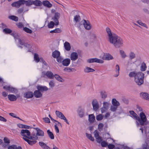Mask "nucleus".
I'll use <instances>...</instances> for the list:
<instances>
[{
	"mask_svg": "<svg viewBox=\"0 0 149 149\" xmlns=\"http://www.w3.org/2000/svg\"><path fill=\"white\" fill-rule=\"evenodd\" d=\"M106 31L108 37V41L113 45L116 48H118L123 46V41L122 39L117 35L111 32L110 29L108 27L106 28Z\"/></svg>",
	"mask_w": 149,
	"mask_h": 149,
	"instance_id": "f257e3e1",
	"label": "nucleus"
},
{
	"mask_svg": "<svg viewBox=\"0 0 149 149\" xmlns=\"http://www.w3.org/2000/svg\"><path fill=\"white\" fill-rule=\"evenodd\" d=\"M129 76L130 77H134V81L137 85L140 86L143 84L144 74L143 72L133 71L130 73Z\"/></svg>",
	"mask_w": 149,
	"mask_h": 149,
	"instance_id": "f03ea898",
	"label": "nucleus"
},
{
	"mask_svg": "<svg viewBox=\"0 0 149 149\" xmlns=\"http://www.w3.org/2000/svg\"><path fill=\"white\" fill-rule=\"evenodd\" d=\"M21 135L23 136V138L30 145H32L35 144L37 141L33 140V139L31 138L32 136V133L27 129H22L20 132Z\"/></svg>",
	"mask_w": 149,
	"mask_h": 149,
	"instance_id": "7ed1b4c3",
	"label": "nucleus"
},
{
	"mask_svg": "<svg viewBox=\"0 0 149 149\" xmlns=\"http://www.w3.org/2000/svg\"><path fill=\"white\" fill-rule=\"evenodd\" d=\"M139 116L140 118L138 116V118L137 119V120L139 123L137 121L136 122L137 125L139 126V125H140L141 126H143L145 125H146L147 124L146 123L147 118L144 113L143 112H141L140 113Z\"/></svg>",
	"mask_w": 149,
	"mask_h": 149,
	"instance_id": "20e7f679",
	"label": "nucleus"
},
{
	"mask_svg": "<svg viewBox=\"0 0 149 149\" xmlns=\"http://www.w3.org/2000/svg\"><path fill=\"white\" fill-rule=\"evenodd\" d=\"M34 129L36 130L37 132L36 134L34 132H32V136L31 137L33 140L36 141L38 139V136L43 137L44 136V132L38 128H35Z\"/></svg>",
	"mask_w": 149,
	"mask_h": 149,
	"instance_id": "39448f33",
	"label": "nucleus"
},
{
	"mask_svg": "<svg viewBox=\"0 0 149 149\" xmlns=\"http://www.w3.org/2000/svg\"><path fill=\"white\" fill-rule=\"evenodd\" d=\"M55 113L57 117L61 119L64 120L67 124H69V123L68 122V120L61 112L58 111H55Z\"/></svg>",
	"mask_w": 149,
	"mask_h": 149,
	"instance_id": "423d86ee",
	"label": "nucleus"
},
{
	"mask_svg": "<svg viewBox=\"0 0 149 149\" xmlns=\"http://www.w3.org/2000/svg\"><path fill=\"white\" fill-rule=\"evenodd\" d=\"M42 77H45L46 76L48 78L50 79H53L54 77V75L53 73L50 71H48L46 72H43Z\"/></svg>",
	"mask_w": 149,
	"mask_h": 149,
	"instance_id": "0eeeda50",
	"label": "nucleus"
},
{
	"mask_svg": "<svg viewBox=\"0 0 149 149\" xmlns=\"http://www.w3.org/2000/svg\"><path fill=\"white\" fill-rule=\"evenodd\" d=\"M110 106V103L108 102H104L103 103V107L101 109L102 113L107 111Z\"/></svg>",
	"mask_w": 149,
	"mask_h": 149,
	"instance_id": "6e6552de",
	"label": "nucleus"
},
{
	"mask_svg": "<svg viewBox=\"0 0 149 149\" xmlns=\"http://www.w3.org/2000/svg\"><path fill=\"white\" fill-rule=\"evenodd\" d=\"M92 104L93 107V110L97 111L99 108V103L96 99L93 100L92 102Z\"/></svg>",
	"mask_w": 149,
	"mask_h": 149,
	"instance_id": "1a4fd4ad",
	"label": "nucleus"
},
{
	"mask_svg": "<svg viewBox=\"0 0 149 149\" xmlns=\"http://www.w3.org/2000/svg\"><path fill=\"white\" fill-rule=\"evenodd\" d=\"M87 61L88 62L90 63L95 62L100 63H104L103 61L100 59H98L97 58L88 59L87 60Z\"/></svg>",
	"mask_w": 149,
	"mask_h": 149,
	"instance_id": "9d476101",
	"label": "nucleus"
},
{
	"mask_svg": "<svg viewBox=\"0 0 149 149\" xmlns=\"http://www.w3.org/2000/svg\"><path fill=\"white\" fill-rule=\"evenodd\" d=\"M60 16V14L56 12L55 13L54 16L52 19L54 20L55 25H58L59 22L58 19L59 18Z\"/></svg>",
	"mask_w": 149,
	"mask_h": 149,
	"instance_id": "9b49d317",
	"label": "nucleus"
},
{
	"mask_svg": "<svg viewBox=\"0 0 149 149\" xmlns=\"http://www.w3.org/2000/svg\"><path fill=\"white\" fill-rule=\"evenodd\" d=\"M23 5L22 0H19L18 1L15 2L11 4V6L17 8H19L21 6Z\"/></svg>",
	"mask_w": 149,
	"mask_h": 149,
	"instance_id": "f8f14e48",
	"label": "nucleus"
},
{
	"mask_svg": "<svg viewBox=\"0 0 149 149\" xmlns=\"http://www.w3.org/2000/svg\"><path fill=\"white\" fill-rule=\"evenodd\" d=\"M140 97L142 99L149 101V94L146 92H141L140 93Z\"/></svg>",
	"mask_w": 149,
	"mask_h": 149,
	"instance_id": "ddd939ff",
	"label": "nucleus"
},
{
	"mask_svg": "<svg viewBox=\"0 0 149 149\" xmlns=\"http://www.w3.org/2000/svg\"><path fill=\"white\" fill-rule=\"evenodd\" d=\"M78 54L75 52H72L70 55V59L72 61H76L78 58Z\"/></svg>",
	"mask_w": 149,
	"mask_h": 149,
	"instance_id": "4468645a",
	"label": "nucleus"
},
{
	"mask_svg": "<svg viewBox=\"0 0 149 149\" xmlns=\"http://www.w3.org/2000/svg\"><path fill=\"white\" fill-rule=\"evenodd\" d=\"M103 60H109L113 59L112 56L109 54H104L102 57Z\"/></svg>",
	"mask_w": 149,
	"mask_h": 149,
	"instance_id": "2eb2a0df",
	"label": "nucleus"
},
{
	"mask_svg": "<svg viewBox=\"0 0 149 149\" xmlns=\"http://www.w3.org/2000/svg\"><path fill=\"white\" fill-rule=\"evenodd\" d=\"M33 96V93L31 92H27L24 94V97L26 99L32 98Z\"/></svg>",
	"mask_w": 149,
	"mask_h": 149,
	"instance_id": "dca6fc26",
	"label": "nucleus"
},
{
	"mask_svg": "<svg viewBox=\"0 0 149 149\" xmlns=\"http://www.w3.org/2000/svg\"><path fill=\"white\" fill-rule=\"evenodd\" d=\"M84 22L83 23L85 29L87 30H89L91 29V26L88 20H84Z\"/></svg>",
	"mask_w": 149,
	"mask_h": 149,
	"instance_id": "f3484780",
	"label": "nucleus"
},
{
	"mask_svg": "<svg viewBox=\"0 0 149 149\" xmlns=\"http://www.w3.org/2000/svg\"><path fill=\"white\" fill-rule=\"evenodd\" d=\"M29 10V9L28 8L23 7L22 8L18 9L17 10V13L19 14H21L22 13H24L25 12H27Z\"/></svg>",
	"mask_w": 149,
	"mask_h": 149,
	"instance_id": "a211bd4d",
	"label": "nucleus"
},
{
	"mask_svg": "<svg viewBox=\"0 0 149 149\" xmlns=\"http://www.w3.org/2000/svg\"><path fill=\"white\" fill-rule=\"evenodd\" d=\"M39 144L43 149H51L49 146L42 141L39 142Z\"/></svg>",
	"mask_w": 149,
	"mask_h": 149,
	"instance_id": "6ab92c4d",
	"label": "nucleus"
},
{
	"mask_svg": "<svg viewBox=\"0 0 149 149\" xmlns=\"http://www.w3.org/2000/svg\"><path fill=\"white\" fill-rule=\"evenodd\" d=\"M70 59L69 58H65L64 60L62 62L63 65L64 66H68L70 63Z\"/></svg>",
	"mask_w": 149,
	"mask_h": 149,
	"instance_id": "aec40b11",
	"label": "nucleus"
},
{
	"mask_svg": "<svg viewBox=\"0 0 149 149\" xmlns=\"http://www.w3.org/2000/svg\"><path fill=\"white\" fill-rule=\"evenodd\" d=\"M37 88L38 90L41 92L47 91L48 90V88L45 86H37Z\"/></svg>",
	"mask_w": 149,
	"mask_h": 149,
	"instance_id": "412c9836",
	"label": "nucleus"
},
{
	"mask_svg": "<svg viewBox=\"0 0 149 149\" xmlns=\"http://www.w3.org/2000/svg\"><path fill=\"white\" fill-rule=\"evenodd\" d=\"M23 5L25 4L27 6H30L33 4V0H28L27 1L22 0Z\"/></svg>",
	"mask_w": 149,
	"mask_h": 149,
	"instance_id": "4be33fe9",
	"label": "nucleus"
},
{
	"mask_svg": "<svg viewBox=\"0 0 149 149\" xmlns=\"http://www.w3.org/2000/svg\"><path fill=\"white\" fill-rule=\"evenodd\" d=\"M42 4L48 8H50L52 6V4L48 1L46 0L43 1Z\"/></svg>",
	"mask_w": 149,
	"mask_h": 149,
	"instance_id": "5701e85b",
	"label": "nucleus"
},
{
	"mask_svg": "<svg viewBox=\"0 0 149 149\" xmlns=\"http://www.w3.org/2000/svg\"><path fill=\"white\" fill-rule=\"evenodd\" d=\"M64 46L65 50L67 51H69L71 49V46L69 43L65 42L64 44Z\"/></svg>",
	"mask_w": 149,
	"mask_h": 149,
	"instance_id": "b1692460",
	"label": "nucleus"
},
{
	"mask_svg": "<svg viewBox=\"0 0 149 149\" xmlns=\"http://www.w3.org/2000/svg\"><path fill=\"white\" fill-rule=\"evenodd\" d=\"M8 99L11 101H14L16 100L17 97L14 95L9 94L8 95Z\"/></svg>",
	"mask_w": 149,
	"mask_h": 149,
	"instance_id": "393cba45",
	"label": "nucleus"
},
{
	"mask_svg": "<svg viewBox=\"0 0 149 149\" xmlns=\"http://www.w3.org/2000/svg\"><path fill=\"white\" fill-rule=\"evenodd\" d=\"M33 5H34L35 6H41L42 4V2L40 0H35L33 1Z\"/></svg>",
	"mask_w": 149,
	"mask_h": 149,
	"instance_id": "a878e982",
	"label": "nucleus"
},
{
	"mask_svg": "<svg viewBox=\"0 0 149 149\" xmlns=\"http://www.w3.org/2000/svg\"><path fill=\"white\" fill-rule=\"evenodd\" d=\"M60 52L58 50H55L52 52V56L55 58H56L60 56Z\"/></svg>",
	"mask_w": 149,
	"mask_h": 149,
	"instance_id": "bb28decb",
	"label": "nucleus"
},
{
	"mask_svg": "<svg viewBox=\"0 0 149 149\" xmlns=\"http://www.w3.org/2000/svg\"><path fill=\"white\" fill-rule=\"evenodd\" d=\"M35 96L36 98L41 97L42 96V94L39 90L36 91L34 92Z\"/></svg>",
	"mask_w": 149,
	"mask_h": 149,
	"instance_id": "cd10ccee",
	"label": "nucleus"
},
{
	"mask_svg": "<svg viewBox=\"0 0 149 149\" xmlns=\"http://www.w3.org/2000/svg\"><path fill=\"white\" fill-rule=\"evenodd\" d=\"M8 149H22V148L20 146H17L15 145H12L9 146L8 148Z\"/></svg>",
	"mask_w": 149,
	"mask_h": 149,
	"instance_id": "c85d7f7f",
	"label": "nucleus"
},
{
	"mask_svg": "<svg viewBox=\"0 0 149 149\" xmlns=\"http://www.w3.org/2000/svg\"><path fill=\"white\" fill-rule=\"evenodd\" d=\"M129 113L132 115L131 116L134 118L136 120H137L138 118L137 114L133 111H130Z\"/></svg>",
	"mask_w": 149,
	"mask_h": 149,
	"instance_id": "c756f323",
	"label": "nucleus"
},
{
	"mask_svg": "<svg viewBox=\"0 0 149 149\" xmlns=\"http://www.w3.org/2000/svg\"><path fill=\"white\" fill-rule=\"evenodd\" d=\"M79 116L80 118L83 117L84 116V109H80L78 111Z\"/></svg>",
	"mask_w": 149,
	"mask_h": 149,
	"instance_id": "7c9ffc66",
	"label": "nucleus"
},
{
	"mask_svg": "<svg viewBox=\"0 0 149 149\" xmlns=\"http://www.w3.org/2000/svg\"><path fill=\"white\" fill-rule=\"evenodd\" d=\"M95 120V117L93 114L89 115L88 120L91 123H93Z\"/></svg>",
	"mask_w": 149,
	"mask_h": 149,
	"instance_id": "2f4dec72",
	"label": "nucleus"
},
{
	"mask_svg": "<svg viewBox=\"0 0 149 149\" xmlns=\"http://www.w3.org/2000/svg\"><path fill=\"white\" fill-rule=\"evenodd\" d=\"M95 70L91 68L86 67L84 69V71L85 73H89L91 72H93Z\"/></svg>",
	"mask_w": 149,
	"mask_h": 149,
	"instance_id": "473e14b6",
	"label": "nucleus"
},
{
	"mask_svg": "<svg viewBox=\"0 0 149 149\" xmlns=\"http://www.w3.org/2000/svg\"><path fill=\"white\" fill-rule=\"evenodd\" d=\"M112 103L113 105L115 106L116 107H118L120 105L119 102L117 101L115 99H113L112 101Z\"/></svg>",
	"mask_w": 149,
	"mask_h": 149,
	"instance_id": "72a5a7b5",
	"label": "nucleus"
},
{
	"mask_svg": "<svg viewBox=\"0 0 149 149\" xmlns=\"http://www.w3.org/2000/svg\"><path fill=\"white\" fill-rule=\"evenodd\" d=\"M54 77L55 79L58 81L63 82L64 81V80L62 79L60 76L57 74H55Z\"/></svg>",
	"mask_w": 149,
	"mask_h": 149,
	"instance_id": "f704fd0d",
	"label": "nucleus"
},
{
	"mask_svg": "<svg viewBox=\"0 0 149 149\" xmlns=\"http://www.w3.org/2000/svg\"><path fill=\"white\" fill-rule=\"evenodd\" d=\"M115 71L116 72V74L114 75V77H118L119 74V70H120V68L118 65H116L115 67Z\"/></svg>",
	"mask_w": 149,
	"mask_h": 149,
	"instance_id": "c9c22d12",
	"label": "nucleus"
},
{
	"mask_svg": "<svg viewBox=\"0 0 149 149\" xmlns=\"http://www.w3.org/2000/svg\"><path fill=\"white\" fill-rule=\"evenodd\" d=\"M81 18L79 15H77L74 16L73 20L76 23L79 22L81 20Z\"/></svg>",
	"mask_w": 149,
	"mask_h": 149,
	"instance_id": "e433bc0d",
	"label": "nucleus"
},
{
	"mask_svg": "<svg viewBox=\"0 0 149 149\" xmlns=\"http://www.w3.org/2000/svg\"><path fill=\"white\" fill-rule=\"evenodd\" d=\"M18 41L19 44L22 45H24V46L26 47H31V45L29 44H25L24 42L20 39H18Z\"/></svg>",
	"mask_w": 149,
	"mask_h": 149,
	"instance_id": "4c0bfd02",
	"label": "nucleus"
},
{
	"mask_svg": "<svg viewBox=\"0 0 149 149\" xmlns=\"http://www.w3.org/2000/svg\"><path fill=\"white\" fill-rule=\"evenodd\" d=\"M47 133L48 136L51 139H54V137L53 134L49 130H48L47 131Z\"/></svg>",
	"mask_w": 149,
	"mask_h": 149,
	"instance_id": "58836bf2",
	"label": "nucleus"
},
{
	"mask_svg": "<svg viewBox=\"0 0 149 149\" xmlns=\"http://www.w3.org/2000/svg\"><path fill=\"white\" fill-rule=\"evenodd\" d=\"M18 127L21 128H25L26 129H29L30 128V126L24 125L22 124H18L17 125Z\"/></svg>",
	"mask_w": 149,
	"mask_h": 149,
	"instance_id": "ea45409f",
	"label": "nucleus"
},
{
	"mask_svg": "<svg viewBox=\"0 0 149 149\" xmlns=\"http://www.w3.org/2000/svg\"><path fill=\"white\" fill-rule=\"evenodd\" d=\"M100 95L102 99H105L107 97V94L105 91H102L100 93Z\"/></svg>",
	"mask_w": 149,
	"mask_h": 149,
	"instance_id": "a19ab883",
	"label": "nucleus"
},
{
	"mask_svg": "<svg viewBox=\"0 0 149 149\" xmlns=\"http://www.w3.org/2000/svg\"><path fill=\"white\" fill-rule=\"evenodd\" d=\"M23 30L25 32L27 33L30 34L31 33H32V31L31 29H29V28L26 27H24L23 28Z\"/></svg>",
	"mask_w": 149,
	"mask_h": 149,
	"instance_id": "79ce46f5",
	"label": "nucleus"
},
{
	"mask_svg": "<svg viewBox=\"0 0 149 149\" xmlns=\"http://www.w3.org/2000/svg\"><path fill=\"white\" fill-rule=\"evenodd\" d=\"M86 137L90 140L92 141H94V138L92 136L91 134H89L87 133H86Z\"/></svg>",
	"mask_w": 149,
	"mask_h": 149,
	"instance_id": "37998d69",
	"label": "nucleus"
},
{
	"mask_svg": "<svg viewBox=\"0 0 149 149\" xmlns=\"http://www.w3.org/2000/svg\"><path fill=\"white\" fill-rule=\"evenodd\" d=\"M62 31L61 29L59 28H57L56 29L52 30L50 31V33H59L61 32Z\"/></svg>",
	"mask_w": 149,
	"mask_h": 149,
	"instance_id": "c03bdc74",
	"label": "nucleus"
},
{
	"mask_svg": "<svg viewBox=\"0 0 149 149\" xmlns=\"http://www.w3.org/2000/svg\"><path fill=\"white\" fill-rule=\"evenodd\" d=\"M146 64L144 63H142L141 67V70L142 71H145L146 70Z\"/></svg>",
	"mask_w": 149,
	"mask_h": 149,
	"instance_id": "a18cd8bd",
	"label": "nucleus"
},
{
	"mask_svg": "<svg viewBox=\"0 0 149 149\" xmlns=\"http://www.w3.org/2000/svg\"><path fill=\"white\" fill-rule=\"evenodd\" d=\"M34 59L37 63H38L40 59L38 55L37 54L35 53L34 54Z\"/></svg>",
	"mask_w": 149,
	"mask_h": 149,
	"instance_id": "49530a36",
	"label": "nucleus"
},
{
	"mask_svg": "<svg viewBox=\"0 0 149 149\" xmlns=\"http://www.w3.org/2000/svg\"><path fill=\"white\" fill-rule=\"evenodd\" d=\"M103 116L101 114L98 115L96 117V120L98 121L102 120L103 118Z\"/></svg>",
	"mask_w": 149,
	"mask_h": 149,
	"instance_id": "de8ad7c7",
	"label": "nucleus"
},
{
	"mask_svg": "<svg viewBox=\"0 0 149 149\" xmlns=\"http://www.w3.org/2000/svg\"><path fill=\"white\" fill-rule=\"evenodd\" d=\"M136 22L140 25L144 26L147 28H148L146 24H145L143 23L140 20H138L136 21Z\"/></svg>",
	"mask_w": 149,
	"mask_h": 149,
	"instance_id": "09e8293b",
	"label": "nucleus"
},
{
	"mask_svg": "<svg viewBox=\"0 0 149 149\" xmlns=\"http://www.w3.org/2000/svg\"><path fill=\"white\" fill-rule=\"evenodd\" d=\"M9 18L11 19L14 20L15 21H17L18 20V17L12 15L10 16Z\"/></svg>",
	"mask_w": 149,
	"mask_h": 149,
	"instance_id": "8fccbe9b",
	"label": "nucleus"
},
{
	"mask_svg": "<svg viewBox=\"0 0 149 149\" xmlns=\"http://www.w3.org/2000/svg\"><path fill=\"white\" fill-rule=\"evenodd\" d=\"M3 32L6 34H9L12 33V31L8 28H5L3 30Z\"/></svg>",
	"mask_w": 149,
	"mask_h": 149,
	"instance_id": "3c124183",
	"label": "nucleus"
},
{
	"mask_svg": "<svg viewBox=\"0 0 149 149\" xmlns=\"http://www.w3.org/2000/svg\"><path fill=\"white\" fill-rule=\"evenodd\" d=\"M55 25V23H54V22L51 21L48 24V27L49 28H52L54 27V25Z\"/></svg>",
	"mask_w": 149,
	"mask_h": 149,
	"instance_id": "603ef678",
	"label": "nucleus"
},
{
	"mask_svg": "<svg viewBox=\"0 0 149 149\" xmlns=\"http://www.w3.org/2000/svg\"><path fill=\"white\" fill-rule=\"evenodd\" d=\"M120 53L121 57L123 58H125L127 56L123 51L120 50Z\"/></svg>",
	"mask_w": 149,
	"mask_h": 149,
	"instance_id": "864d4df0",
	"label": "nucleus"
},
{
	"mask_svg": "<svg viewBox=\"0 0 149 149\" xmlns=\"http://www.w3.org/2000/svg\"><path fill=\"white\" fill-rule=\"evenodd\" d=\"M129 56L130 58L131 59H132L135 58V55L134 52H131L129 54Z\"/></svg>",
	"mask_w": 149,
	"mask_h": 149,
	"instance_id": "5fc2aeb1",
	"label": "nucleus"
},
{
	"mask_svg": "<svg viewBox=\"0 0 149 149\" xmlns=\"http://www.w3.org/2000/svg\"><path fill=\"white\" fill-rule=\"evenodd\" d=\"M117 108V107L112 105L111 106L110 110L112 112H115Z\"/></svg>",
	"mask_w": 149,
	"mask_h": 149,
	"instance_id": "6e6d98bb",
	"label": "nucleus"
},
{
	"mask_svg": "<svg viewBox=\"0 0 149 149\" xmlns=\"http://www.w3.org/2000/svg\"><path fill=\"white\" fill-rule=\"evenodd\" d=\"M49 85L51 88L54 87L55 86V83L54 81L53 80H51L49 83Z\"/></svg>",
	"mask_w": 149,
	"mask_h": 149,
	"instance_id": "4d7b16f0",
	"label": "nucleus"
},
{
	"mask_svg": "<svg viewBox=\"0 0 149 149\" xmlns=\"http://www.w3.org/2000/svg\"><path fill=\"white\" fill-rule=\"evenodd\" d=\"M104 127V125L102 123H99L98 126V128L99 131H101L102 130Z\"/></svg>",
	"mask_w": 149,
	"mask_h": 149,
	"instance_id": "13d9d810",
	"label": "nucleus"
},
{
	"mask_svg": "<svg viewBox=\"0 0 149 149\" xmlns=\"http://www.w3.org/2000/svg\"><path fill=\"white\" fill-rule=\"evenodd\" d=\"M56 60L57 61L58 63H62V62L63 60L62 57L60 56L58 57L57 58Z\"/></svg>",
	"mask_w": 149,
	"mask_h": 149,
	"instance_id": "bf43d9fd",
	"label": "nucleus"
},
{
	"mask_svg": "<svg viewBox=\"0 0 149 149\" xmlns=\"http://www.w3.org/2000/svg\"><path fill=\"white\" fill-rule=\"evenodd\" d=\"M17 91L16 89L10 86L9 91L12 93H15Z\"/></svg>",
	"mask_w": 149,
	"mask_h": 149,
	"instance_id": "052dcab7",
	"label": "nucleus"
},
{
	"mask_svg": "<svg viewBox=\"0 0 149 149\" xmlns=\"http://www.w3.org/2000/svg\"><path fill=\"white\" fill-rule=\"evenodd\" d=\"M42 119L46 123H50L49 119L47 117L43 118Z\"/></svg>",
	"mask_w": 149,
	"mask_h": 149,
	"instance_id": "680f3d73",
	"label": "nucleus"
},
{
	"mask_svg": "<svg viewBox=\"0 0 149 149\" xmlns=\"http://www.w3.org/2000/svg\"><path fill=\"white\" fill-rule=\"evenodd\" d=\"M94 136L96 139L97 138H98V137H100V136L99 135V134L98 133V132L97 130L95 131L94 132Z\"/></svg>",
	"mask_w": 149,
	"mask_h": 149,
	"instance_id": "e2e57ef3",
	"label": "nucleus"
},
{
	"mask_svg": "<svg viewBox=\"0 0 149 149\" xmlns=\"http://www.w3.org/2000/svg\"><path fill=\"white\" fill-rule=\"evenodd\" d=\"M17 26L19 28L21 29L22 28H23L24 25L21 22H19L17 24Z\"/></svg>",
	"mask_w": 149,
	"mask_h": 149,
	"instance_id": "0e129e2a",
	"label": "nucleus"
},
{
	"mask_svg": "<svg viewBox=\"0 0 149 149\" xmlns=\"http://www.w3.org/2000/svg\"><path fill=\"white\" fill-rule=\"evenodd\" d=\"M101 145L102 147H106L107 146V143L104 141H102L101 143Z\"/></svg>",
	"mask_w": 149,
	"mask_h": 149,
	"instance_id": "69168bd1",
	"label": "nucleus"
},
{
	"mask_svg": "<svg viewBox=\"0 0 149 149\" xmlns=\"http://www.w3.org/2000/svg\"><path fill=\"white\" fill-rule=\"evenodd\" d=\"M96 140L97 142L100 143L102 142V138L100 136V137H98V138H97L96 139Z\"/></svg>",
	"mask_w": 149,
	"mask_h": 149,
	"instance_id": "338daca9",
	"label": "nucleus"
},
{
	"mask_svg": "<svg viewBox=\"0 0 149 149\" xmlns=\"http://www.w3.org/2000/svg\"><path fill=\"white\" fill-rule=\"evenodd\" d=\"M143 149H149V146L146 144L143 145L142 146Z\"/></svg>",
	"mask_w": 149,
	"mask_h": 149,
	"instance_id": "774afa93",
	"label": "nucleus"
}]
</instances>
